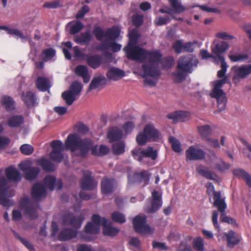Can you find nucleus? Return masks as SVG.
I'll return each instance as SVG.
<instances>
[{
  "label": "nucleus",
  "mask_w": 251,
  "mask_h": 251,
  "mask_svg": "<svg viewBox=\"0 0 251 251\" xmlns=\"http://www.w3.org/2000/svg\"><path fill=\"white\" fill-rule=\"evenodd\" d=\"M15 237L18 239L29 251H34V247L33 245L26 239L23 238L20 235L13 231Z\"/></svg>",
  "instance_id": "obj_48"
},
{
  "label": "nucleus",
  "mask_w": 251,
  "mask_h": 251,
  "mask_svg": "<svg viewBox=\"0 0 251 251\" xmlns=\"http://www.w3.org/2000/svg\"><path fill=\"white\" fill-rule=\"evenodd\" d=\"M7 179L12 182L17 183L22 180L20 172L13 166H9L5 169Z\"/></svg>",
  "instance_id": "obj_16"
},
{
  "label": "nucleus",
  "mask_w": 251,
  "mask_h": 251,
  "mask_svg": "<svg viewBox=\"0 0 251 251\" xmlns=\"http://www.w3.org/2000/svg\"><path fill=\"white\" fill-rule=\"evenodd\" d=\"M50 147L52 148L51 151H64V146L60 140L52 141L50 143Z\"/></svg>",
  "instance_id": "obj_54"
},
{
  "label": "nucleus",
  "mask_w": 251,
  "mask_h": 251,
  "mask_svg": "<svg viewBox=\"0 0 251 251\" xmlns=\"http://www.w3.org/2000/svg\"><path fill=\"white\" fill-rule=\"evenodd\" d=\"M136 139L138 145L143 146L146 144L147 141L149 140V138L143 131V133H140L137 136Z\"/></svg>",
  "instance_id": "obj_60"
},
{
  "label": "nucleus",
  "mask_w": 251,
  "mask_h": 251,
  "mask_svg": "<svg viewBox=\"0 0 251 251\" xmlns=\"http://www.w3.org/2000/svg\"><path fill=\"white\" fill-rule=\"evenodd\" d=\"M147 158H151L152 160H155L158 156L157 151L154 150L151 146H148L146 149Z\"/></svg>",
  "instance_id": "obj_62"
},
{
  "label": "nucleus",
  "mask_w": 251,
  "mask_h": 251,
  "mask_svg": "<svg viewBox=\"0 0 251 251\" xmlns=\"http://www.w3.org/2000/svg\"><path fill=\"white\" fill-rule=\"evenodd\" d=\"M21 99L29 108L35 106L37 104L36 95H21Z\"/></svg>",
  "instance_id": "obj_39"
},
{
  "label": "nucleus",
  "mask_w": 251,
  "mask_h": 251,
  "mask_svg": "<svg viewBox=\"0 0 251 251\" xmlns=\"http://www.w3.org/2000/svg\"><path fill=\"white\" fill-rule=\"evenodd\" d=\"M84 219L82 214L76 216L72 213L66 212L62 216V224L64 225H70L77 230L81 227Z\"/></svg>",
  "instance_id": "obj_6"
},
{
  "label": "nucleus",
  "mask_w": 251,
  "mask_h": 251,
  "mask_svg": "<svg viewBox=\"0 0 251 251\" xmlns=\"http://www.w3.org/2000/svg\"><path fill=\"white\" fill-rule=\"evenodd\" d=\"M92 38V36L89 30L81 32L74 37V40L77 44L88 45Z\"/></svg>",
  "instance_id": "obj_20"
},
{
  "label": "nucleus",
  "mask_w": 251,
  "mask_h": 251,
  "mask_svg": "<svg viewBox=\"0 0 251 251\" xmlns=\"http://www.w3.org/2000/svg\"><path fill=\"white\" fill-rule=\"evenodd\" d=\"M50 159L56 163L61 162L64 159L62 151H51L50 154Z\"/></svg>",
  "instance_id": "obj_52"
},
{
  "label": "nucleus",
  "mask_w": 251,
  "mask_h": 251,
  "mask_svg": "<svg viewBox=\"0 0 251 251\" xmlns=\"http://www.w3.org/2000/svg\"><path fill=\"white\" fill-rule=\"evenodd\" d=\"M132 154L133 158L139 162H141L144 158H147V152L146 149L141 148L135 149L132 151Z\"/></svg>",
  "instance_id": "obj_41"
},
{
  "label": "nucleus",
  "mask_w": 251,
  "mask_h": 251,
  "mask_svg": "<svg viewBox=\"0 0 251 251\" xmlns=\"http://www.w3.org/2000/svg\"><path fill=\"white\" fill-rule=\"evenodd\" d=\"M100 226H102V224H98L93 221L88 222L85 226V231L89 234H97L100 232Z\"/></svg>",
  "instance_id": "obj_36"
},
{
  "label": "nucleus",
  "mask_w": 251,
  "mask_h": 251,
  "mask_svg": "<svg viewBox=\"0 0 251 251\" xmlns=\"http://www.w3.org/2000/svg\"><path fill=\"white\" fill-rule=\"evenodd\" d=\"M128 244L130 246L133 247L135 250L134 251H140L141 243L139 239L135 237H132L130 238Z\"/></svg>",
  "instance_id": "obj_55"
},
{
  "label": "nucleus",
  "mask_w": 251,
  "mask_h": 251,
  "mask_svg": "<svg viewBox=\"0 0 251 251\" xmlns=\"http://www.w3.org/2000/svg\"><path fill=\"white\" fill-rule=\"evenodd\" d=\"M40 172V169L37 167L33 166L25 174V178L28 181L36 179Z\"/></svg>",
  "instance_id": "obj_38"
},
{
  "label": "nucleus",
  "mask_w": 251,
  "mask_h": 251,
  "mask_svg": "<svg viewBox=\"0 0 251 251\" xmlns=\"http://www.w3.org/2000/svg\"><path fill=\"white\" fill-rule=\"evenodd\" d=\"M215 207L218 208V211L221 213L220 220L224 223L231 224L233 226H237L235 219L226 215L225 210L226 208V204L225 201H220L217 199L215 202Z\"/></svg>",
  "instance_id": "obj_10"
},
{
  "label": "nucleus",
  "mask_w": 251,
  "mask_h": 251,
  "mask_svg": "<svg viewBox=\"0 0 251 251\" xmlns=\"http://www.w3.org/2000/svg\"><path fill=\"white\" fill-rule=\"evenodd\" d=\"M55 50L52 48L45 49L42 51L41 58L45 62L48 61L55 56Z\"/></svg>",
  "instance_id": "obj_45"
},
{
  "label": "nucleus",
  "mask_w": 251,
  "mask_h": 251,
  "mask_svg": "<svg viewBox=\"0 0 251 251\" xmlns=\"http://www.w3.org/2000/svg\"><path fill=\"white\" fill-rule=\"evenodd\" d=\"M82 89V85L77 81H74L70 86L68 91H65L62 94H79Z\"/></svg>",
  "instance_id": "obj_37"
},
{
  "label": "nucleus",
  "mask_w": 251,
  "mask_h": 251,
  "mask_svg": "<svg viewBox=\"0 0 251 251\" xmlns=\"http://www.w3.org/2000/svg\"><path fill=\"white\" fill-rule=\"evenodd\" d=\"M120 30L118 27L113 26L108 28L105 32V37L108 41L115 40L120 35Z\"/></svg>",
  "instance_id": "obj_34"
},
{
  "label": "nucleus",
  "mask_w": 251,
  "mask_h": 251,
  "mask_svg": "<svg viewBox=\"0 0 251 251\" xmlns=\"http://www.w3.org/2000/svg\"><path fill=\"white\" fill-rule=\"evenodd\" d=\"M211 98L215 99L217 103L218 110L220 111L225 110L227 102L226 95H210Z\"/></svg>",
  "instance_id": "obj_40"
},
{
  "label": "nucleus",
  "mask_w": 251,
  "mask_h": 251,
  "mask_svg": "<svg viewBox=\"0 0 251 251\" xmlns=\"http://www.w3.org/2000/svg\"><path fill=\"white\" fill-rule=\"evenodd\" d=\"M123 136V131L117 126L111 128L107 132V138L111 143L121 140Z\"/></svg>",
  "instance_id": "obj_22"
},
{
  "label": "nucleus",
  "mask_w": 251,
  "mask_h": 251,
  "mask_svg": "<svg viewBox=\"0 0 251 251\" xmlns=\"http://www.w3.org/2000/svg\"><path fill=\"white\" fill-rule=\"evenodd\" d=\"M152 200L151 206L147 207L146 212L152 213L158 211L162 205V195L158 191L153 190L151 193Z\"/></svg>",
  "instance_id": "obj_11"
},
{
  "label": "nucleus",
  "mask_w": 251,
  "mask_h": 251,
  "mask_svg": "<svg viewBox=\"0 0 251 251\" xmlns=\"http://www.w3.org/2000/svg\"><path fill=\"white\" fill-rule=\"evenodd\" d=\"M227 242V246L230 248H233L238 244L240 241V239L236 236V233L233 230H230L225 234Z\"/></svg>",
  "instance_id": "obj_30"
},
{
  "label": "nucleus",
  "mask_w": 251,
  "mask_h": 251,
  "mask_svg": "<svg viewBox=\"0 0 251 251\" xmlns=\"http://www.w3.org/2000/svg\"><path fill=\"white\" fill-rule=\"evenodd\" d=\"M93 32L96 39L99 41H101L103 38L105 37V32L100 26L96 27L94 29Z\"/></svg>",
  "instance_id": "obj_58"
},
{
  "label": "nucleus",
  "mask_w": 251,
  "mask_h": 251,
  "mask_svg": "<svg viewBox=\"0 0 251 251\" xmlns=\"http://www.w3.org/2000/svg\"><path fill=\"white\" fill-rule=\"evenodd\" d=\"M230 167V164L227 163L224 161H221L216 164L215 168L221 172H225L228 170Z\"/></svg>",
  "instance_id": "obj_59"
},
{
  "label": "nucleus",
  "mask_w": 251,
  "mask_h": 251,
  "mask_svg": "<svg viewBox=\"0 0 251 251\" xmlns=\"http://www.w3.org/2000/svg\"><path fill=\"white\" fill-rule=\"evenodd\" d=\"M92 172L87 170L83 172V176L79 182L80 188L83 190H93L97 186V183L92 176Z\"/></svg>",
  "instance_id": "obj_8"
},
{
  "label": "nucleus",
  "mask_w": 251,
  "mask_h": 251,
  "mask_svg": "<svg viewBox=\"0 0 251 251\" xmlns=\"http://www.w3.org/2000/svg\"><path fill=\"white\" fill-rule=\"evenodd\" d=\"M21 152L26 155L32 154L34 151V148L32 146L28 144H24L20 148Z\"/></svg>",
  "instance_id": "obj_56"
},
{
  "label": "nucleus",
  "mask_w": 251,
  "mask_h": 251,
  "mask_svg": "<svg viewBox=\"0 0 251 251\" xmlns=\"http://www.w3.org/2000/svg\"><path fill=\"white\" fill-rule=\"evenodd\" d=\"M20 206L25 210V214L30 219H34L38 217L37 209L39 206L37 203L31 201L28 197L22 198L20 202Z\"/></svg>",
  "instance_id": "obj_5"
},
{
  "label": "nucleus",
  "mask_w": 251,
  "mask_h": 251,
  "mask_svg": "<svg viewBox=\"0 0 251 251\" xmlns=\"http://www.w3.org/2000/svg\"><path fill=\"white\" fill-rule=\"evenodd\" d=\"M117 183L114 178L105 177L101 181V190L102 194H109L114 191Z\"/></svg>",
  "instance_id": "obj_14"
},
{
  "label": "nucleus",
  "mask_w": 251,
  "mask_h": 251,
  "mask_svg": "<svg viewBox=\"0 0 251 251\" xmlns=\"http://www.w3.org/2000/svg\"><path fill=\"white\" fill-rule=\"evenodd\" d=\"M1 104L8 112H11L15 109V102L13 99L7 95L3 96L1 99Z\"/></svg>",
  "instance_id": "obj_25"
},
{
  "label": "nucleus",
  "mask_w": 251,
  "mask_h": 251,
  "mask_svg": "<svg viewBox=\"0 0 251 251\" xmlns=\"http://www.w3.org/2000/svg\"><path fill=\"white\" fill-rule=\"evenodd\" d=\"M37 88L42 91L48 90L50 87L49 80L46 77H39L36 82Z\"/></svg>",
  "instance_id": "obj_35"
},
{
  "label": "nucleus",
  "mask_w": 251,
  "mask_h": 251,
  "mask_svg": "<svg viewBox=\"0 0 251 251\" xmlns=\"http://www.w3.org/2000/svg\"><path fill=\"white\" fill-rule=\"evenodd\" d=\"M7 193L0 192V204L6 207L10 206L9 200L6 198Z\"/></svg>",
  "instance_id": "obj_64"
},
{
  "label": "nucleus",
  "mask_w": 251,
  "mask_h": 251,
  "mask_svg": "<svg viewBox=\"0 0 251 251\" xmlns=\"http://www.w3.org/2000/svg\"><path fill=\"white\" fill-rule=\"evenodd\" d=\"M92 221L98 224H102L103 226V234L104 235L113 237L116 235L119 230L113 226L111 222L108 221L105 218L101 217L97 214L92 216Z\"/></svg>",
  "instance_id": "obj_4"
},
{
  "label": "nucleus",
  "mask_w": 251,
  "mask_h": 251,
  "mask_svg": "<svg viewBox=\"0 0 251 251\" xmlns=\"http://www.w3.org/2000/svg\"><path fill=\"white\" fill-rule=\"evenodd\" d=\"M75 73L78 76L82 77L84 82L87 83L89 81L90 76L87 66L82 65L77 66L75 69Z\"/></svg>",
  "instance_id": "obj_26"
},
{
  "label": "nucleus",
  "mask_w": 251,
  "mask_h": 251,
  "mask_svg": "<svg viewBox=\"0 0 251 251\" xmlns=\"http://www.w3.org/2000/svg\"><path fill=\"white\" fill-rule=\"evenodd\" d=\"M65 146L72 152L79 150V152L76 155L82 158L86 157L90 151L93 155L99 156L98 146L94 145V142L92 139L88 138L82 139L75 133L70 134L68 136L65 142Z\"/></svg>",
  "instance_id": "obj_2"
},
{
  "label": "nucleus",
  "mask_w": 251,
  "mask_h": 251,
  "mask_svg": "<svg viewBox=\"0 0 251 251\" xmlns=\"http://www.w3.org/2000/svg\"><path fill=\"white\" fill-rule=\"evenodd\" d=\"M127 58L136 62L146 63L142 65L144 76L158 79L160 72L157 68L161 55L158 51H149L135 45H127L124 48Z\"/></svg>",
  "instance_id": "obj_1"
},
{
  "label": "nucleus",
  "mask_w": 251,
  "mask_h": 251,
  "mask_svg": "<svg viewBox=\"0 0 251 251\" xmlns=\"http://www.w3.org/2000/svg\"><path fill=\"white\" fill-rule=\"evenodd\" d=\"M78 231L76 229L69 227L63 228L58 235V239L60 241H66L76 237Z\"/></svg>",
  "instance_id": "obj_17"
},
{
  "label": "nucleus",
  "mask_w": 251,
  "mask_h": 251,
  "mask_svg": "<svg viewBox=\"0 0 251 251\" xmlns=\"http://www.w3.org/2000/svg\"><path fill=\"white\" fill-rule=\"evenodd\" d=\"M207 187V194L208 196H213V206L215 207V202L218 199V201H225V198H222V194L220 191H215V188L214 185L211 182L207 183L206 185Z\"/></svg>",
  "instance_id": "obj_23"
},
{
  "label": "nucleus",
  "mask_w": 251,
  "mask_h": 251,
  "mask_svg": "<svg viewBox=\"0 0 251 251\" xmlns=\"http://www.w3.org/2000/svg\"><path fill=\"white\" fill-rule=\"evenodd\" d=\"M151 176V173L147 170L135 172L133 174L134 182L138 183L143 182V186H145L149 183Z\"/></svg>",
  "instance_id": "obj_18"
},
{
  "label": "nucleus",
  "mask_w": 251,
  "mask_h": 251,
  "mask_svg": "<svg viewBox=\"0 0 251 251\" xmlns=\"http://www.w3.org/2000/svg\"><path fill=\"white\" fill-rule=\"evenodd\" d=\"M196 171L200 175L210 180L215 179L216 176L215 174L208 170L207 168H205L204 166L202 165L198 166L196 168Z\"/></svg>",
  "instance_id": "obj_32"
},
{
  "label": "nucleus",
  "mask_w": 251,
  "mask_h": 251,
  "mask_svg": "<svg viewBox=\"0 0 251 251\" xmlns=\"http://www.w3.org/2000/svg\"><path fill=\"white\" fill-rule=\"evenodd\" d=\"M199 60L195 55H188L180 56L177 62V70L173 74L174 81L180 82L184 80L187 75L193 71V67H196Z\"/></svg>",
  "instance_id": "obj_3"
},
{
  "label": "nucleus",
  "mask_w": 251,
  "mask_h": 251,
  "mask_svg": "<svg viewBox=\"0 0 251 251\" xmlns=\"http://www.w3.org/2000/svg\"><path fill=\"white\" fill-rule=\"evenodd\" d=\"M221 69L218 72L217 75L219 78L224 77L223 78H225V77H226V79L227 77L225 76V74L226 71L227 66L225 60H221Z\"/></svg>",
  "instance_id": "obj_61"
},
{
  "label": "nucleus",
  "mask_w": 251,
  "mask_h": 251,
  "mask_svg": "<svg viewBox=\"0 0 251 251\" xmlns=\"http://www.w3.org/2000/svg\"><path fill=\"white\" fill-rule=\"evenodd\" d=\"M86 61L89 66L93 69H96L101 65L102 58L100 55L95 54L87 57Z\"/></svg>",
  "instance_id": "obj_28"
},
{
  "label": "nucleus",
  "mask_w": 251,
  "mask_h": 251,
  "mask_svg": "<svg viewBox=\"0 0 251 251\" xmlns=\"http://www.w3.org/2000/svg\"><path fill=\"white\" fill-rule=\"evenodd\" d=\"M234 73L232 80L235 84L238 83L241 79H244L251 74V64L242 65L240 67L233 66L231 68Z\"/></svg>",
  "instance_id": "obj_7"
},
{
  "label": "nucleus",
  "mask_w": 251,
  "mask_h": 251,
  "mask_svg": "<svg viewBox=\"0 0 251 251\" xmlns=\"http://www.w3.org/2000/svg\"><path fill=\"white\" fill-rule=\"evenodd\" d=\"M143 131L151 140L155 141L159 136V131L151 123L145 126Z\"/></svg>",
  "instance_id": "obj_19"
},
{
  "label": "nucleus",
  "mask_w": 251,
  "mask_h": 251,
  "mask_svg": "<svg viewBox=\"0 0 251 251\" xmlns=\"http://www.w3.org/2000/svg\"><path fill=\"white\" fill-rule=\"evenodd\" d=\"M134 230L140 234L149 233L150 227L147 224V218L145 216L137 215L132 220Z\"/></svg>",
  "instance_id": "obj_9"
},
{
  "label": "nucleus",
  "mask_w": 251,
  "mask_h": 251,
  "mask_svg": "<svg viewBox=\"0 0 251 251\" xmlns=\"http://www.w3.org/2000/svg\"><path fill=\"white\" fill-rule=\"evenodd\" d=\"M193 246L194 248L198 251L204 250V240L201 237H197L193 240Z\"/></svg>",
  "instance_id": "obj_49"
},
{
  "label": "nucleus",
  "mask_w": 251,
  "mask_h": 251,
  "mask_svg": "<svg viewBox=\"0 0 251 251\" xmlns=\"http://www.w3.org/2000/svg\"><path fill=\"white\" fill-rule=\"evenodd\" d=\"M111 219L114 222L119 224H123L126 221L125 215L119 211L113 212L111 214Z\"/></svg>",
  "instance_id": "obj_50"
},
{
  "label": "nucleus",
  "mask_w": 251,
  "mask_h": 251,
  "mask_svg": "<svg viewBox=\"0 0 251 251\" xmlns=\"http://www.w3.org/2000/svg\"><path fill=\"white\" fill-rule=\"evenodd\" d=\"M139 37L140 36L137 30L136 29L132 30L129 33V40L127 45H135L137 43Z\"/></svg>",
  "instance_id": "obj_51"
},
{
  "label": "nucleus",
  "mask_w": 251,
  "mask_h": 251,
  "mask_svg": "<svg viewBox=\"0 0 251 251\" xmlns=\"http://www.w3.org/2000/svg\"><path fill=\"white\" fill-rule=\"evenodd\" d=\"M189 116V113L184 111H177L174 113L168 114L167 117L168 119H173L175 121L183 122L187 120Z\"/></svg>",
  "instance_id": "obj_31"
},
{
  "label": "nucleus",
  "mask_w": 251,
  "mask_h": 251,
  "mask_svg": "<svg viewBox=\"0 0 251 251\" xmlns=\"http://www.w3.org/2000/svg\"><path fill=\"white\" fill-rule=\"evenodd\" d=\"M7 180L4 176L0 177V192L7 193L8 191Z\"/></svg>",
  "instance_id": "obj_63"
},
{
  "label": "nucleus",
  "mask_w": 251,
  "mask_h": 251,
  "mask_svg": "<svg viewBox=\"0 0 251 251\" xmlns=\"http://www.w3.org/2000/svg\"><path fill=\"white\" fill-rule=\"evenodd\" d=\"M125 144L122 141L114 143L112 146V150L114 154L120 155L125 151Z\"/></svg>",
  "instance_id": "obj_42"
},
{
  "label": "nucleus",
  "mask_w": 251,
  "mask_h": 251,
  "mask_svg": "<svg viewBox=\"0 0 251 251\" xmlns=\"http://www.w3.org/2000/svg\"><path fill=\"white\" fill-rule=\"evenodd\" d=\"M44 180L46 188L50 191L53 190L56 182L55 177L51 175H48L45 176Z\"/></svg>",
  "instance_id": "obj_46"
},
{
  "label": "nucleus",
  "mask_w": 251,
  "mask_h": 251,
  "mask_svg": "<svg viewBox=\"0 0 251 251\" xmlns=\"http://www.w3.org/2000/svg\"><path fill=\"white\" fill-rule=\"evenodd\" d=\"M169 142L172 145V149L176 152L179 153L181 151V144L175 137L171 136L169 138Z\"/></svg>",
  "instance_id": "obj_47"
},
{
  "label": "nucleus",
  "mask_w": 251,
  "mask_h": 251,
  "mask_svg": "<svg viewBox=\"0 0 251 251\" xmlns=\"http://www.w3.org/2000/svg\"><path fill=\"white\" fill-rule=\"evenodd\" d=\"M199 133L207 140L211 134V128L209 125H204L197 126Z\"/></svg>",
  "instance_id": "obj_44"
},
{
  "label": "nucleus",
  "mask_w": 251,
  "mask_h": 251,
  "mask_svg": "<svg viewBox=\"0 0 251 251\" xmlns=\"http://www.w3.org/2000/svg\"><path fill=\"white\" fill-rule=\"evenodd\" d=\"M172 13L180 14L184 12L186 8L179 0H168Z\"/></svg>",
  "instance_id": "obj_29"
},
{
  "label": "nucleus",
  "mask_w": 251,
  "mask_h": 251,
  "mask_svg": "<svg viewBox=\"0 0 251 251\" xmlns=\"http://www.w3.org/2000/svg\"><path fill=\"white\" fill-rule=\"evenodd\" d=\"M37 165H40L43 170L48 172L55 171V166L50 160L42 157L35 161Z\"/></svg>",
  "instance_id": "obj_21"
},
{
  "label": "nucleus",
  "mask_w": 251,
  "mask_h": 251,
  "mask_svg": "<svg viewBox=\"0 0 251 251\" xmlns=\"http://www.w3.org/2000/svg\"><path fill=\"white\" fill-rule=\"evenodd\" d=\"M229 45L226 42L221 41L216 43L214 41L211 46V51L213 54L219 59V60H225L224 56L221 54L224 53L228 48Z\"/></svg>",
  "instance_id": "obj_13"
},
{
  "label": "nucleus",
  "mask_w": 251,
  "mask_h": 251,
  "mask_svg": "<svg viewBox=\"0 0 251 251\" xmlns=\"http://www.w3.org/2000/svg\"><path fill=\"white\" fill-rule=\"evenodd\" d=\"M226 77L221 80H217L214 82L212 92L210 94H226L221 89L225 83Z\"/></svg>",
  "instance_id": "obj_43"
},
{
  "label": "nucleus",
  "mask_w": 251,
  "mask_h": 251,
  "mask_svg": "<svg viewBox=\"0 0 251 251\" xmlns=\"http://www.w3.org/2000/svg\"><path fill=\"white\" fill-rule=\"evenodd\" d=\"M106 83V79L103 75H100L95 77L92 79L89 85L88 92H89L90 90L101 87L105 85Z\"/></svg>",
  "instance_id": "obj_24"
},
{
  "label": "nucleus",
  "mask_w": 251,
  "mask_h": 251,
  "mask_svg": "<svg viewBox=\"0 0 251 251\" xmlns=\"http://www.w3.org/2000/svg\"><path fill=\"white\" fill-rule=\"evenodd\" d=\"M24 122V118L21 115H14L9 117L7 120V125L11 127H18Z\"/></svg>",
  "instance_id": "obj_33"
},
{
  "label": "nucleus",
  "mask_w": 251,
  "mask_h": 251,
  "mask_svg": "<svg viewBox=\"0 0 251 251\" xmlns=\"http://www.w3.org/2000/svg\"><path fill=\"white\" fill-rule=\"evenodd\" d=\"M125 75L124 71L113 67L107 71L106 76L109 79L117 80L123 77Z\"/></svg>",
  "instance_id": "obj_27"
},
{
  "label": "nucleus",
  "mask_w": 251,
  "mask_h": 251,
  "mask_svg": "<svg viewBox=\"0 0 251 251\" xmlns=\"http://www.w3.org/2000/svg\"><path fill=\"white\" fill-rule=\"evenodd\" d=\"M205 152L201 149L194 146H190L186 151V160H200L205 157Z\"/></svg>",
  "instance_id": "obj_12"
},
{
  "label": "nucleus",
  "mask_w": 251,
  "mask_h": 251,
  "mask_svg": "<svg viewBox=\"0 0 251 251\" xmlns=\"http://www.w3.org/2000/svg\"><path fill=\"white\" fill-rule=\"evenodd\" d=\"M184 44L180 40H176L173 44V48L177 54L180 53L183 50Z\"/></svg>",
  "instance_id": "obj_57"
},
{
  "label": "nucleus",
  "mask_w": 251,
  "mask_h": 251,
  "mask_svg": "<svg viewBox=\"0 0 251 251\" xmlns=\"http://www.w3.org/2000/svg\"><path fill=\"white\" fill-rule=\"evenodd\" d=\"M84 27V25L80 21H76L72 25L70 29V33L71 35H75L81 31Z\"/></svg>",
  "instance_id": "obj_53"
},
{
  "label": "nucleus",
  "mask_w": 251,
  "mask_h": 251,
  "mask_svg": "<svg viewBox=\"0 0 251 251\" xmlns=\"http://www.w3.org/2000/svg\"><path fill=\"white\" fill-rule=\"evenodd\" d=\"M31 194L33 198L39 201L41 198L47 196L46 188L41 182L38 181L32 186Z\"/></svg>",
  "instance_id": "obj_15"
}]
</instances>
